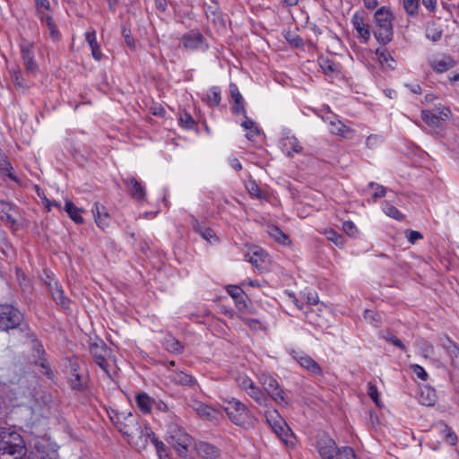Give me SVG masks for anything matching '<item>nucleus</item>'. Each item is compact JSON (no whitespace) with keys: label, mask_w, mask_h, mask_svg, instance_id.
I'll return each instance as SVG.
<instances>
[{"label":"nucleus","mask_w":459,"mask_h":459,"mask_svg":"<svg viewBox=\"0 0 459 459\" xmlns=\"http://www.w3.org/2000/svg\"><path fill=\"white\" fill-rule=\"evenodd\" d=\"M393 20V13L385 7H381L375 13L373 33L379 44L386 45L392 40L394 35Z\"/></svg>","instance_id":"obj_1"},{"label":"nucleus","mask_w":459,"mask_h":459,"mask_svg":"<svg viewBox=\"0 0 459 459\" xmlns=\"http://www.w3.org/2000/svg\"><path fill=\"white\" fill-rule=\"evenodd\" d=\"M23 314L11 304L0 305V329L8 332L13 329H20L22 332L29 330L27 324L23 322Z\"/></svg>","instance_id":"obj_2"},{"label":"nucleus","mask_w":459,"mask_h":459,"mask_svg":"<svg viewBox=\"0 0 459 459\" xmlns=\"http://www.w3.org/2000/svg\"><path fill=\"white\" fill-rule=\"evenodd\" d=\"M117 430L127 438L128 441L134 437H141L143 430L139 425L138 420L132 413L115 412L110 416Z\"/></svg>","instance_id":"obj_3"},{"label":"nucleus","mask_w":459,"mask_h":459,"mask_svg":"<svg viewBox=\"0 0 459 459\" xmlns=\"http://www.w3.org/2000/svg\"><path fill=\"white\" fill-rule=\"evenodd\" d=\"M259 383L263 386L264 392L266 394L269 400L272 399L279 405H290V399L287 392L281 386L274 377L268 374H262L259 377Z\"/></svg>","instance_id":"obj_4"},{"label":"nucleus","mask_w":459,"mask_h":459,"mask_svg":"<svg viewBox=\"0 0 459 459\" xmlns=\"http://www.w3.org/2000/svg\"><path fill=\"white\" fill-rule=\"evenodd\" d=\"M167 441L178 455L187 457L188 450L192 445V437L187 433L174 426L167 437Z\"/></svg>","instance_id":"obj_5"},{"label":"nucleus","mask_w":459,"mask_h":459,"mask_svg":"<svg viewBox=\"0 0 459 459\" xmlns=\"http://www.w3.org/2000/svg\"><path fill=\"white\" fill-rule=\"evenodd\" d=\"M224 410L229 419L236 425L244 426L249 419L248 408L236 398L228 401Z\"/></svg>","instance_id":"obj_6"},{"label":"nucleus","mask_w":459,"mask_h":459,"mask_svg":"<svg viewBox=\"0 0 459 459\" xmlns=\"http://www.w3.org/2000/svg\"><path fill=\"white\" fill-rule=\"evenodd\" d=\"M25 447L22 436L10 429H0V455H4L5 451L13 450L17 453V448Z\"/></svg>","instance_id":"obj_7"},{"label":"nucleus","mask_w":459,"mask_h":459,"mask_svg":"<svg viewBox=\"0 0 459 459\" xmlns=\"http://www.w3.org/2000/svg\"><path fill=\"white\" fill-rule=\"evenodd\" d=\"M22 58L27 74L35 76L39 71V65L35 60L33 43L22 39L20 44Z\"/></svg>","instance_id":"obj_8"},{"label":"nucleus","mask_w":459,"mask_h":459,"mask_svg":"<svg viewBox=\"0 0 459 459\" xmlns=\"http://www.w3.org/2000/svg\"><path fill=\"white\" fill-rule=\"evenodd\" d=\"M90 351L91 354L93 357L94 361L96 364L108 375L109 376L108 372V367L109 364L106 359V356L108 354V348L106 344L103 342H100V343H92L90 346Z\"/></svg>","instance_id":"obj_9"},{"label":"nucleus","mask_w":459,"mask_h":459,"mask_svg":"<svg viewBox=\"0 0 459 459\" xmlns=\"http://www.w3.org/2000/svg\"><path fill=\"white\" fill-rule=\"evenodd\" d=\"M182 41L184 47L188 50L200 49L202 51H205L209 48L204 36L200 32L195 30H191L185 34L182 38Z\"/></svg>","instance_id":"obj_10"},{"label":"nucleus","mask_w":459,"mask_h":459,"mask_svg":"<svg viewBox=\"0 0 459 459\" xmlns=\"http://www.w3.org/2000/svg\"><path fill=\"white\" fill-rule=\"evenodd\" d=\"M264 417L266 419V422L273 431L278 436H281L287 425L278 411L275 409H268L264 411Z\"/></svg>","instance_id":"obj_11"},{"label":"nucleus","mask_w":459,"mask_h":459,"mask_svg":"<svg viewBox=\"0 0 459 459\" xmlns=\"http://www.w3.org/2000/svg\"><path fill=\"white\" fill-rule=\"evenodd\" d=\"M124 184L126 186L131 196L138 202L143 201L146 196L144 186L134 177L128 176L123 178Z\"/></svg>","instance_id":"obj_12"},{"label":"nucleus","mask_w":459,"mask_h":459,"mask_svg":"<svg viewBox=\"0 0 459 459\" xmlns=\"http://www.w3.org/2000/svg\"><path fill=\"white\" fill-rule=\"evenodd\" d=\"M204 12L208 22H211L214 28H225V19L216 2H213L212 4L207 5L204 9Z\"/></svg>","instance_id":"obj_13"},{"label":"nucleus","mask_w":459,"mask_h":459,"mask_svg":"<svg viewBox=\"0 0 459 459\" xmlns=\"http://www.w3.org/2000/svg\"><path fill=\"white\" fill-rule=\"evenodd\" d=\"M298 363L313 376H322L323 371L319 364L310 356L302 353L295 356Z\"/></svg>","instance_id":"obj_14"},{"label":"nucleus","mask_w":459,"mask_h":459,"mask_svg":"<svg viewBox=\"0 0 459 459\" xmlns=\"http://www.w3.org/2000/svg\"><path fill=\"white\" fill-rule=\"evenodd\" d=\"M429 64L437 74L445 73L456 65L455 61L447 55H443L440 58H433L429 60Z\"/></svg>","instance_id":"obj_15"},{"label":"nucleus","mask_w":459,"mask_h":459,"mask_svg":"<svg viewBox=\"0 0 459 459\" xmlns=\"http://www.w3.org/2000/svg\"><path fill=\"white\" fill-rule=\"evenodd\" d=\"M230 97L234 102V104L231 108L232 113L237 114V115L241 114L244 117H246V108H245V105H244V99H243L241 93L239 92L238 86L233 82H231L230 84Z\"/></svg>","instance_id":"obj_16"},{"label":"nucleus","mask_w":459,"mask_h":459,"mask_svg":"<svg viewBox=\"0 0 459 459\" xmlns=\"http://www.w3.org/2000/svg\"><path fill=\"white\" fill-rule=\"evenodd\" d=\"M94 220L97 223V225L102 229L105 230L108 227V220H109V214L107 212V209L104 205L100 204L99 202H96L92 207L91 210Z\"/></svg>","instance_id":"obj_17"},{"label":"nucleus","mask_w":459,"mask_h":459,"mask_svg":"<svg viewBox=\"0 0 459 459\" xmlns=\"http://www.w3.org/2000/svg\"><path fill=\"white\" fill-rule=\"evenodd\" d=\"M351 22L354 29L361 38V41L363 43H368V41L370 39V30L369 26L365 23L364 18L356 13L353 15Z\"/></svg>","instance_id":"obj_18"},{"label":"nucleus","mask_w":459,"mask_h":459,"mask_svg":"<svg viewBox=\"0 0 459 459\" xmlns=\"http://www.w3.org/2000/svg\"><path fill=\"white\" fill-rule=\"evenodd\" d=\"M195 449L204 459H217L221 455V451L217 446L206 442L197 443Z\"/></svg>","instance_id":"obj_19"},{"label":"nucleus","mask_w":459,"mask_h":459,"mask_svg":"<svg viewBox=\"0 0 459 459\" xmlns=\"http://www.w3.org/2000/svg\"><path fill=\"white\" fill-rule=\"evenodd\" d=\"M190 223L195 232L198 233L205 240L212 242L215 238V232L209 227L202 224L194 215H189Z\"/></svg>","instance_id":"obj_20"},{"label":"nucleus","mask_w":459,"mask_h":459,"mask_svg":"<svg viewBox=\"0 0 459 459\" xmlns=\"http://www.w3.org/2000/svg\"><path fill=\"white\" fill-rule=\"evenodd\" d=\"M48 285L51 296L56 304L63 309H68L70 306V299L65 295L63 289L57 284V282H55L54 285L51 283Z\"/></svg>","instance_id":"obj_21"},{"label":"nucleus","mask_w":459,"mask_h":459,"mask_svg":"<svg viewBox=\"0 0 459 459\" xmlns=\"http://www.w3.org/2000/svg\"><path fill=\"white\" fill-rule=\"evenodd\" d=\"M228 293L234 299L236 307L239 311L247 308V305L246 302L247 295L241 288L235 285H230L227 287Z\"/></svg>","instance_id":"obj_22"},{"label":"nucleus","mask_w":459,"mask_h":459,"mask_svg":"<svg viewBox=\"0 0 459 459\" xmlns=\"http://www.w3.org/2000/svg\"><path fill=\"white\" fill-rule=\"evenodd\" d=\"M246 394L252 398L259 406L267 407L270 403V400L266 394L264 392V388L261 389L255 384L246 392Z\"/></svg>","instance_id":"obj_23"},{"label":"nucleus","mask_w":459,"mask_h":459,"mask_svg":"<svg viewBox=\"0 0 459 459\" xmlns=\"http://www.w3.org/2000/svg\"><path fill=\"white\" fill-rule=\"evenodd\" d=\"M193 409L196 411V413L202 417L204 420H217V411L213 408L200 403V402H194V404L192 405Z\"/></svg>","instance_id":"obj_24"},{"label":"nucleus","mask_w":459,"mask_h":459,"mask_svg":"<svg viewBox=\"0 0 459 459\" xmlns=\"http://www.w3.org/2000/svg\"><path fill=\"white\" fill-rule=\"evenodd\" d=\"M282 149L289 157H292L293 153H299L302 152V146L295 136H287L282 139Z\"/></svg>","instance_id":"obj_25"},{"label":"nucleus","mask_w":459,"mask_h":459,"mask_svg":"<svg viewBox=\"0 0 459 459\" xmlns=\"http://www.w3.org/2000/svg\"><path fill=\"white\" fill-rule=\"evenodd\" d=\"M163 347L169 352L179 354L183 351V344L172 335H167L162 342Z\"/></svg>","instance_id":"obj_26"},{"label":"nucleus","mask_w":459,"mask_h":459,"mask_svg":"<svg viewBox=\"0 0 459 459\" xmlns=\"http://www.w3.org/2000/svg\"><path fill=\"white\" fill-rule=\"evenodd\" d=\"M319 65L325 75L333 76L339 74L340 65L327 57L320 58Z\"/></svg>","instance_id":"obj_27"},{"label":"nucleus","mask_w":459,"mask_h":459,"mask_svg":"<svg viewBox=\"0 0 459 459\" xmlns=\"http://www.w3.org/2000/svg\"><path fill=\"white\" fill-rule=\"evenodd\" d=\"M151 438L152 444L155 446L160 459H171L168 448L162 441H160L153 432L147 433Z\"/></svg>","instance_id":"obj_28"},{"label":"nucleus","mask_w":459,"mask_h":459,"mask_svg":"<svg viewBox=\"0 0 459 459\" xmlns=\"http://www.w3.org/2000/svg\"><path fill=\"white\" fill-rule=\"evenodd\" d=\"M65 210L67 212L68 216L71 218V220H73L75 223L81 224L83 222V218L81 215L82 210L77 208L72 201L67 200L65 202Z\"/></svg>","instance_id":"obj_29"},{"label":"nucleus","mask_w":459,"mask_h":459,"mask_svg":"<svg viewBox=\"0 0 459 459\" xmlns=\"http://www.w3.org/2000/svg\"><path fill=\"white\" fill-rule=\"evenodd\" d=\"M137 406L143 413H150L154 401L145 393L138 394L135 397Z\"/></svg>","instance_id":"obj_30"},{"label":"nucleus","mask_w":459,"mask_h":459,"mask_svg":"<svg viewBox=\"0 0 459 459\" xmlns=\"http://www.w3.org/2000/svg\"><path fill=\"white\" fill-rule=\"evenodd\" d=\"M204 100L210 107L219 106L221 100V89L217 86L210 88L206 92Z\"/></svg>","instance_id":"obj_31"},{"label":"nucleus","mask_w":459,"mask_h":459,"mask_svg":"<svg viewBox=\"0 0 459 459\" xmlns=\"http://www.w3.org/2000/svg\"><path fill=\"white\" fill-rule=\"evenodd\" d=\"M443 34V30L437 27L434 22H428L426 27V37L433 41H438Z\"/></svg>","instance_id":"obj_32"},{"label":"nucleus","mask_w":459,"mask_h":459,"mask_svg":"<svg viewBox=\"0 0 459 459\" xmlns=\"http://www.w3.org/2000/svg\"><path fill=\"white\" fill-rule=\"evenodd\" d=\"M173 381L184 386H193L196 384V380L190 375L182 371L176 372L173 376Z\"/></svg>","instance_id":"obj_33"},{"label":"nucleus","mask_w":459,"mask_h":459,"mask_svg":"<svg viewBox=\"0 0 459 459\" xmlns=\"http://www.w3.org/2000/svg\"><path fill=\"white\" fill-rule=\"evenodd\" d=\"M447 343L444 347L451 357L452 363L459 368V347L450 339L447 338Z\"/></svg>","instance_id":"obj_34"},{"label":"nucleus","mask_w":459,"mask_h":459,"mask_svg":"<svg viewBox=\"0 0 459 459\" xmlns=\"http://www.w3.org/2000/svg\"><path fill=\"white\" fill-rule=\"evenodd\" d=\"M422 120L433 128L441 127L440 117L437 114H433L429 110L421 111Z\"/></svg>","instance_id":"obj_35"},{"label":"nucleus","mask_w":459,"mask_h":459,"mask_svg":"<svg viewBox=\"0 0 459 459\" xmlns=\"http://www.w3.org/2000/svg\"><path fill=\"white\" fill-rule=\"evenodd\" d=\"M69 384L73 390L84 391L86 389V383L80 373H71Z\"/></svg>","instance_id":"obj_36"},{"label":"nucleus","mask_w":459,"mask_h":459,"mask_svg":"<svg viewBox=\"0 0 459 459\" xmlns=\"http://www.w3.org/2000/svg\"><path fill=\"white\" fill-rule=\"evenodd\" d=\"M330 132L335 135L346 137V133L351 132V129L339 120L330 121Z\"/></svg>","instance_id":"obj_37"},{"label":"nucleus","mask_w":459,"mask_h":459,"mask_svg":"<svg viewBox=\"0 0 459 459\" xmlns=\"http://www.w3.org/2000/svg\"><path fill=\"white\" fill-rule=\"evenodd\" d=\"M306 318L307 322L310 324L316 325V326H322L324 324V319L321 317V316L312 307H310L308 310L305 312Z\"/></svg>","instance_id":"obj_38"},{"label":"nucleus","mask_w":459,"mask_h":459,"mask_svg":"<svg viewBox=\"0 0 459 459\" xmlns=\"http://www.w3.org/2000/svg\"><path fill=\"white\" fill-rule=\"evenodd\" d=\"M268 233L271 237H273L276 241L281 244H285L289 239L288 236L281 230L277 226H270L268 228Z\"/></svg>","instance_id":"obj_39"},{"label":"nucleus","mask_w":459,"mask_h":459,"mask_svg":"<svg viewBox=\"0 0 459 459\" xmlns=\"http://www.w3.org/2000/svg\"><path fill=\"white\" fill-rule=\"evenodd\" d=\"M326 238L332 242H333L337 247H342L344 245V238L342 234L336 232L335 230L330 229L325 232Z\"/></svg>","instance_id":"obj_40"},{"label":"nucleus","mask_w":459,"mask_h":459,"mask_svg":"<svg viewBox=\"0 0 459 459\" xmlns=\"http://www.w3.org/2000/svg\"><path fill=\"white\" fill-rule=\"evenodd\" d=\"M442 433L446 442L451 446H455L457 443V436L453 429L446 424H443Z\"/></svg>","instance_id":"obj_41"},{"label":"nucleus","mask_w":459,"mask_h":459,"mask_svg":"<svg viewBox=\"0 0 459 459\" xmlns=\"http://www.w3.org/2000/svg\"><path fill=\"white\" fill-rule=\"evenodd\" d=\"M403 8L410 16L418 15L419 0H403Z\"/></svg>","instance_id":"obj_42"},{"label":"nucleus","mask_w":459,"mask_h":459,"mask_svg":"<svg viewBox=\"0 0 459 459\" xmlns=\"http://www.w3.org/2000/svg\"><path fill=\"white\" fill-rule=\"evenodd\" d=\"M382 338L385 339L386 342L392 343L393 345L396 346L403 351H406L407 349L405 345L402 342L400 339H398L396 336L392 334L390 332H386L385 333H383Z\"/></svg>","instance_id":"obj_43"},{"label":"nucleus","mask_w":459,"mask_h":459,"mask_svg":"<svg viewBox=\"0 0 459 459\" xmlns=\"http://www.w3.org/2000/svg\"><path fill=\"white\" fill-rule=\"evenodd\" d=\"M179 123H180V125L183 127H185L186 129H191L195 125V122L194 118L187 112L180 113V115H179Z\"/></svg>","instance_id":"obj_44"},{"label":"nucleus","mask_w":459,"mask_h":459,"mask_svg":"<svg viewBox=\"0 0 459 459\" xmlns=\"http://www.w3.org/2000/svg\"><path fill=\"white\" fill-rule=\"evenodd\" d=\"M384 211L387 216L392 217L397 221H402L403 219V215L402 214V212L396 207L390 204H386L385 205Z\"/></svg>","instance_id":"obj_45"},{"label":"nucleus","mask_w":459,"mask_h":459,"mask_svg":"<svg viewBox=\"0 0 459 459\" xmlns=\"http://www.w3.org/2000/svg\"><path fill=\"white\" fill-rule=\"evenodd\" d=\"M364 318L369 321L376 327L379 326L381 324L380 315L373 310L366 309L364 312Z\"/></svg>","instance_id":"obj_46"},{"label":"nucleus","mask_w":459,"mask_h":459,"mask_svg":"<svg viewBox=\"0 0 459 459\" xmlns=\"http://www.w3.org/2000/svg\"><path fill=\"white\" fill-rule=\"evenodd\" d=\"M17 453H13V450L5 451L4 455H0V459H23L26 454V448H17Z\"/></svg>","instance_id":"obj_47"},{"label":"nucleus","mask_w":459,"mask_h":459,"mask_svg":"<svg viewBox=\"0 0 459 459\" xmlns=\"http://www.w3.org/2000/svg\"><path fill=\"white\" fill-rule=\"evenodd\" d=\"M368 394L377 406H380L379 394L377 387L372 382L368 383Z\"/></svg>","instance_id":"obj_48"},{"label":"nucleus","mask_w":459,"mask_h":459,"mask_svg":"<svg viewBox=\"0 0 459 459\" xmlns=\"http://www.w3.org/2000/svg\"><path fill=\"white\" fill-rule=\"evenodd\" d=\"M238 386L244 392L249 390L255 385V382L247 376H239L237 379Z\"/></svg>","instance_id":"obj_49"},{"label":"nucleus","mask_w":459,"mask_h":459,"mask_svg":"<svg viewBox=\"0 0 459 459\" xmlns=\"http://www.w3.org/2000/svg\"><path fill=\"white\" fill-rule=\"evenodd\" d=\"M343 231L350 237L355 238L358 234V230L351 221H346L342 223Z\"/></svg>","instance_id":"obj_50"},{"label":"nucleus","mask_w":459,"mask_h":459,"mask_svg":"<svg viewBox=\"0 0 459 459\" xmlns=\"http://www.w3.org/2000/svg\"><path fill=\"white\" fill-rule=\"evenodd\" d=\"M12 81L16 86H18L20 88L27 87L26 83L23 81L22 72L20 69L15 70L12 73Z\"/></svg>","instance_id":"obj_51"},{"label":"nucleus","mask_w":459,"mask_h":459,"mask_svg":"<svg viewBox=\"0 0 459 459\" xmlns=\"http://www.w3.org/2000/svg\"><path fill=\"white\" fill-rule=\"evenodd\" d=\"M243 322L247 326L253 330L265 329V326L258 319L245 318Z\"/></svg>","instance_id":"obj_52"},{"label":"nucleus","mask_w":459,"mask_h":459,"mask_svg":"<svg viewBox=\"0 0 459 459\" xmlns=\"http://www.w3.org/2000/svg\"><path fill=\"white\" fill-rule=\"evenodd\" d=\"M17 214L16 209L13 206L10 212H6L5 214L1 217V220L6 223L13 226L16 223L15 215Z\"/></svg>","instance_id":"obj_53"},{"label":"nucleus","mask_w":459,"mask_h":459,"mask_svg":"<svg viewBox=\"0 0 459 459\" xmlns=\"http://www.w3.org/2000/svg\"><path fill=\"white\" fill-rule=\"evenodd\" d=\"M411 369L422 381H426L428 379V373L421 366L418 364H413L411 365Z\"/></svg>","instance_id":"obj_54"},{"label":"nucleus","mask_w":459,"mask_h":459,"mask_svg":"<svg viewBox=\"0 0 459 459\" xmlns=\"http://www.w3.org/2000/svg\"><path fill=\"white\" fill-rule=\"evenodd\" d=\"M246 188L250 195L260 197V187L255 180H249L246 185Z\"/></svg>","instance_id":"obj_55"},{"label":"nucleus","mask_w":459,"mask_h":459,"mask_svg":"<svg viewBox=\"0 0 459 459\" xmlns=\"http://www.w3.org/2000/svg\"><path fill=\"white\" fill-rule=\"evenodd\" d=\"M47 27L48 29V36L51 39V40L54 42H57L61 38V34L56 29L55 23H49V25H48Z\"/></svg>","instance_id":"obj_56"},{"label":"nucleus","mask_w":459,"mask_h":459,"mask_svg":"<svg viewBox=\"0 0 459 459\" xmlns=\"http://www.w3.org/2000/svg\"><path fill=\"white\" fill-rule=\"evenodd\" d=\"M264 253L262 251H255L253 252V254L250 255V258H249V262L258 267L259 264H260V262H263L264 261Z\"/></svg>","instance_id":"obj_57"},{"label":"nucleus","mask_w":459,"mask_h":459,"mask_svg":"<svg viewBox=\"0 0 459 459\" xmlns=\"http://www.w3.org/2000/svg\"><path fill=\"white\" fill-rule=\"evenodd\" d=\"M245 117V120L241 123V126L247 129V130H251L252 132L255 133V134H259V129L255 126V124L253 120H251L249 117H247V116L246 115Z\"/></svg>","instance_id":"obj_58"},{"label":"nucleus","mask_w":459,"mask_h":459,"mask_svg":"<svg viewBox=\"0 0 459 459\" xmlns=\"http://www.w3.org/2000/svg\"><path fill=\"white\" fill-rule=\"evenodd\" d=\"M37 12L47 11L50 12V2L49 0H35Z\"/></svg>","instance_id":"obj_59"},{"label":"nucleus","mask_w":459,"mask_h":459,"mask_svg":"<svg viewBox=\"0 0 459 459\" xmlns=\"http://www.w3.org/2000/svg\"><path fill=\"white\" fill-rule=\"evenodd\" d=\"M371 188L376 187V190L373 194V197L375 198H380L383 197L385 195V188L383 186L375 184L373 182L369 183L368 185Z\"/></svg>","instance_id":"obj_60"},{"label":"nucleus","mask_w":459,"mask_h":459,"mask_svg":"<svg viewBox=\"0 0 459 459\" xmlns=\"http://www.w3.org/2000/svg\"><path fill=\"white\" fill-rule=\"evenodd\" d=\"M436 401V394L434 390L427 389V397L426 399L421 400V403L427 406L433 405Z\"/></svg>","instance_id":"obj_61"},{"label":"nucleus","mask_w":459,"mask_h":459,"mask_svg":"<svg viewBox=\"0 0 459 459\" xmlns=\"http://www.w3.org/2000/svg\"><path fill=\"white\" fill-rule=\"evenodd\" d=\"M406 237L411 244H415L417 240L423 238L422 234L416 230H408Z\"/></svg>","instance_id":"obj_62"},{"label":"nucleus","mask_w":459,"mask_h":459,"mask_svg":"<svg viewBox=\"0 0 459 459\" xmlns=\"http://www.w3.org/2000/svg\"><path fill=\"white\" fill-rule=\"evenodd\" d=\"M90 47L93 58L97 61H100L102 57V53L98 42H95V44H91Z\"/></svg>","instance_id":"obj_63"},{"label":"nucleus","mask_w":459,"mask_h":459,"mask_svg":"<svg viewBox=\"0 0 459 459\" xmlns=\"http://www.w3.org/2000/svg\"><path fill=\"white\" fill-rule=\"evenodd\" d=\"M437 110V113H438L437 115L440 117V123L442 121H445L451 115V110L447 107L438 108Z\"/></svg>","instance_id":"obj_64"}]
</instances>
